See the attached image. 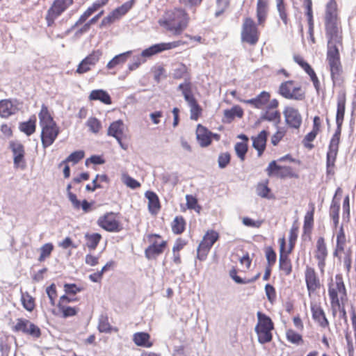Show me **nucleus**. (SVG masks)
I'll return each instance as SVG.
<instances>
[{"label": "nucleus", "mask_w": 356, "mask_h": 356, "mask_svg": "<svg viewBox=\"0 0 356 356\" xmlns=\"http://www.w3.org/2000/svg\"><path fill=\"white\" fill-rule=\"evenodd\" d=\"M196 138L200 145L204 147L211 144L212 138L218 140L220 136L216 134H212L204 126L198 124L196 129Z\"/></svg>", "instance_id": "nucleus-20"}, {"label": "nucleus", "mask_w": 356, "mask_h": 356, "mask_svg": "<svg viewBox=\"0 0 356 356\" xmlns=\"http://www.w3.org/2000/svg\"><path fill=\"white\" fill-rule=\"evenodd\" d=\"M258 323L255 327V332L260 343H266L272 340L271 331L273 329V324L271 319L266 315L257 313Z\"/></svg>", "instance_id": "nucleus-4"}, {"label": "nucleus", "mask_w": 356, "mask_h": 356, "mask_svg": "<svg viewBox=\"0 0 356 356\" xmlns=\"http://www.w3.org/2000/svg\"><path fill=\"white\" fill-rule=\"evenodd\" d=\"M311 310L313 318L319 324L320 326L322 327H326L328 326L329 322L320 305L316 303L312 302Z\"/></svg>", "instance_id": "nucleus-24"}, {"label": "nucleus", "mask_w": 356, "mask_h": 356, "mask_svg": "<svg viewBox=\"0 0 356 356\" xmlns=\"http://www.w3.org/2000/svg\"><path fill=\"white\" fill-rule=\"evenodd\" d=\"M267 136L268 132L263 130L257 136L252 137V146L257 150L259 156L262 154L266 148Z\"/></svg>", "instance_id": "nucleus-25"}, {"label": "nucleus", "mask_w": 356, "mask_h": 356, "mask_svg": "<svg viewBox=\"0 0 356 356\" xmlns=\"http://www.w3.org/2000/svg\"><path fill=\"white\" fill-rule=\"evenodd\" d=\"M298 227L293 224L290 229V232H289V248L288 250V252H291L293 248V245H294V243H295V241H296L297 239V237H298Z\"/></svg>", "instance_id": "nucleus-51"}, {"label": "nucleus", "mask_w": 356, "mask_h": 356, "mask_svg": "<svg viewBox=\"0 0 356 356\" xmlns=\"http://www.w3.org/2000/svg\"><path fill=\"white\" fill-rule=\"evenodd\" d=\"M86 239V245L91 250H95L102 236L99 234L94 233L92 234H86L85 235Z\"/></svg>", "instance_id": "nucleus-43"}, {"label": "nucleus", "mask_w": 356, "mask_h": 356, "mask_svg": "<svg viewBox=\"0 0 356 356\" xmlns=\"http://www.w3.org/2000/svg\"><path fill=\"white\" fill-rule=\"evenodd\" d=\"M148 238L151 245L146 248L145 254L147 259H151L163 253L167 242L161 240V236L158 234H150L148 236Z\"/></svg>", "instance_id": "nucleus-8"}, {"label": "nucleus", "mask_w": 356, "mask_h": 356, "mask_svg": "<svg viewBox=\"0 0 356 356\" xmlns=\"http://www.w3.org/2000/svg\"><path fill=\"white\" fill-rule=\"evenodd\" d=\"M346 235L342 227H340L337 234V248L334 252V255L339 257L341 252H344V247L346 245Z\"/></svg>", "instance_id": "nucleus-37"}, {"label": "nucleus", "mask_w": 356, "mask_h": 356, "mask_svg": "<svg viewBox=\"0 0 356 356\" xmlns=\"http://www.w3.org/2000/svg\"><path fill=\"white\" fill-rule=\"evenodd\" d=\"M345 97L343 95L338 97L337 111L336 115V123L337 127L335 131V133L334 134L330 140L328 151L327 152L326 167L327 175H333L334 173V168L339 150L341 125L343 124L345 113Z\"/></svg>", "instance_id": "nucleus-2"}, {"label": "nucleus", "mask_w": 356, "mask_h": 356, "mask_svg": "<svg viewBox=\"0 0 356 356\" xmlns=\"http://www.w3.org/2000/svg\"><path fill=\"white\" fill-rule=\"evenodd\" d=\"M38 117L41 128L46 126L54 125V124H56L48 111V108L44 104L42 106Z\"/></svg>", "instance_id": "nucleus-33"}, {"label": "nucleus", "mask_w": 356, "mask_h": 356, "mask_svg": "<svg viewBox=\"0 0 356 356\" xmlns=\"http://www.w3.org/2000/svg\"><path fill=\"white\" fill-rule=\"evenodd\" d=\"M314 208L312 207V209L310 211H308L305 214V220H304L305 229L312 227L313 221H314Z\"/></svg>", "instance_id": "nucleus-60"}, {"label": "nucleus", "mask_w": 356, "mask_h": 356, "mask_svg": "<svg viewBox=\"0 0 356 356\" xmlns=\"http://www.w3.org/2000/svg\"><path fill=\"white\" fill-rule=\"evenodd\" d=\"M97 224L104 229L111 232H118L122 229L117 215L112 212L99 217Z\"/></svg>", "instance_id": "nucleus-10"}, {"label": "nucleus", "mask_w": 356, "mask_h": 356, "mask_svg": "<svg viewBox=\"0 0 356 356\" xmlns=\"http://www.w3.org/2000/svg\"><path fill=\"white\" fill-rule=\"evenodd\" d=\"M339 22L337 5L334 0H330L326 5L325 22Z\"/></svg>", "instance_id": "nucleus-30"}, {"label": "nucleus", "mask_w": 356, "mask_h": 356, "mask_svg": "<svg viewBox=\"0 0 356 356\" xmlns=\"http://www.w3.org/2000/svg\"><path fill=\"white\" fill-rule=\"evenodd\" d=\"M90 100H99L105 104H111V99L108 93L104 90H92L89 95Z\"/></svg>", "instance_id": "nucleus-34"}, {"label": "nucleus", "mask_w": 356, "mask_h": 356, "mask_svg": "<svg viewBox=\"0 0 356 356\" xmlns=\"http://www.w3.org/2000/svg\"><path fill=\"white\" fill-rule=\"evenodd\" d=\"M132 3L131 2H127L121 6L120 7L116 8L113 12L114 15L117 16L119 19L121 16L124 15L127 11L131 8Z\"/></svg>", "instance_id": "nucleus-59"}, {"label": "nucleus", "mask_w": 356, "mask_h": 356, "mask_svg": "<svg viewBox=\"0 0 356 356\" xmlns=\"http://www.w3.org/2000/svg\"><path fill=\"white\" fill-rule=\"evenodd\" d=\"M241 38L243 42L250 44H255L259 40V31L252 19H245L241 32Z\"/></svg>", "instance_id": "nucleus-7"}, {"label": "nucleus", "mask_w": 356, "mask_h": 356, "mask_svg": "<svg viewBox=\"0 0 356 356\" xmlns=\"http://www.w3.org/2000/svg\"><path fill=\"white\" fill-rule=\"evenodd\" d=\"M328 293L331 300L332 312L335 315L337 309L339 308L340 301L342 302L346 296L345 286L341 278L337 277L335 281L330 284Z\"/></svg>", "instance_id": "nucleus-5"}, {"label": "nucleus", "mask_w": 356, "mask_h": 356, "mask_svg": "<svg viewBox=\"0 0 356 356\" xmlns=\"http://www.w3.org/2000/svg\"><path fill=\"white\" fill-rule=\"evenodd\" d=\"M46 292L47 296L50 300V303L51 305H55V299L56 298V285L54 284H51L49 286H48L46 289Z\"/></svg>", "instance_id": "nucleus-61"}, {"label": "nucleus", "mask_w": 356, "mask_h": 356, "mask_svg": "<svg viewBox=\"0 0 356 356\" xmlns=\"http://www.w3.org/2000/svg\"><path fill=\"white\" fill-rule=\"evenodd\" d=\"M57 308L58 312L53 311V314L64 318L74 316L79 311V308L77 307H71L63 304H58Z\"/></svg>", "instance_id": "nucleus-28"}, {"label": "nucleus", "mask_w": 356, "mask_h": 356, "mask_svg": "<svg viewBox=\"0 0 356 356\" xmlns=\"http://www.w3.org/2000/svg\"><path fill=\"white\" fill-rule=\"evenodd\" d=\"M257 194L264 198H270V190L267 186V183H260L257 186Z\"/></svg>", "instance_id": "nucleus-52"}, {"label": "nucleus", "mask_w": 356, "mask_h": 356, "mask_svg": "<svg viewBox=\"0 0 356 356\" xmlns=\"http://www.w3.org/2000/svg\"><path fill=\"white\" fill-rule=\"evenodd\" d=\"M145 61V59L141 57V56H135L134 61L128 65L129 70L133 71L136 70Z\"/></svg>", "instance_id": "nucleus-63"}, {"label": "nucleus", "mask_w": 356, "mask_h": 356, "mask_svg": "<svg viewBox=\"0 0 356 356\" xmlns=\"http://www.w3.org/2000/svg\"><path fill=\"white\" fill-rule=\"evenodd\" d=\"M317 134L318 132L313 130L308 133L303 140V144L305 147L309 149L313 148L314 146L311 143L316 138Z\"/></svg>", "instance_id": "nucleus-57"}, {"label": "nucleus", "mask_w": 356, "mask_h": 356, "mask_svg": "<svg viewBox=\"0 0 356 356\" xmlns=\"http://www.w3.org/2000/svg\"><path fill=\"white\" fill-rule=\"evenodd\" d=\"M188 104L191 108V119L197 120V118H199V115L201 113V108L200 107L195 99L188 102Z\"/></svg>", "instance_id": "nucleus-49"}, {"label": "nucleus", "mask_w": 356, "mask_h": 356, "mask_svg": "<svg viewBox=\"0 0 356 356\" xmlns=\"http://www.w3.org/2000/svg\"><path fill=\"white\" fill-rule=\"evenodd\" d=\"M122 181L129 188L132 189H136L140 186V184L130 177L127 173H123L122 175Z\"/></svg>", "instance_id": "nucleus-48"}, {"label": "nucleus", "mask_w": 356, "mask_h": 356, "mask_svg": "<svg viewBox=\"0 0 356 356\" xmlns=\"http://www.w3.org/2000/svg\"><path fill=\"white\" fill-rule=\"evenodd\" d=\"M84 157L83 151H76L72 152L65 160L63 161L60 163V166L65 164L68 162H72L73 163H78L80 160H81Z\"/></svg>", "instance_id": "nucleus-47"}, {"label": "nucleus", "mask_w": 356, "mask_h": 356, "mask_svg": "<svg viewBox=\"0 0 356 356\" xmlns=\"http://www.w3.org/2000/svg\"><path fill=\"white\" fill-rule=\"evenodd\" d=\"M98 330L100 332H110L111 331V326L108 322V317L101 315L99 318Z\"/></svg>", "instance_id": "nucleus-46"}, {"label": "nucleus", "mask_w": 356, "mask_h": 356, "mask_svg": "<svg viewBox=\"0 0 356 356\" xmlns=\"http://www.w3.org/2000/svg\"><path fill=\"white\" fill-rule=\"evenodd\" d=\"M280 93L286 99L302 100L305 98V92L300 86H294L293 82L288 81L280 86Z\"/></svg>", "instance_id": "nucleus-9"}, {"label": "nucleus", "mask_w": 356, "mask_h": 356, "mask_svg": "<svg viewBox=\"0 0 356 356\" xmlns=\"http://www.w3.org/2000/svg\"><path fill=\"white\" fill-rule=\"evenodd\" d=\"M285 238L283 237L280 239V259H279V266L280 269L282 270L285 275H289L292 270V265L291 260L289 258L288 254L290 252H288V250H285Z\"/></svg>", "instance_id": "nucleus-15"}, {"label": "nucleus", "mask_w": 356, "mask_h": 356, "mask_svg": "<svg viewBox=\"0 0 356 356\" xmlns=\"http://www.w3.org/2000/svg\"><path fill=\"white\" fill-rule=\"evenodd\" d=\"M327 255L326 245L323 237L318 238L316 242V250L315 252V257L318 260V266L323 272L325 267V260Z\"/></svg>", "instance_id": "nucleus-23"}, {"label": "nucleus", "mask_w": 356, "mask_h": 356, "mask_svg": "<svg viewBox=\"0 0 356 356\" xmlns=\"http://www.w3.org/2000/svg\"><path fill=\"white\" fill-rule=\"evenodd\" d=\"M188 15L184 10L175 8L166 11L159 23L172 35H179L188 26Z\"/></svg>", "instance_id": "nucleus-3"}, {"label": "nucleus", "mask_w": 356, "mask_h": 356, "mask_svg": "<svg viewBox=\"0 0 356 356\" xmlns=\"http://www.w3.org/2000/svg\"><path fill=\"white\" fill-rule=\"evenodd\" d=\"M218 233L214 230L208 231L204 236L197 248V258L203 261L206 259L210 249L218 239Z\"/></svg>", "instance_id": "nucleus-6"}, {"label": "nucleus", "mask_w": 356, "mask_h": 356, "mask_svg": "<svg viewBox=\"0 0 356 356\" xmlns=\"http://www.w3.org/2000/svg\"><path fill=\"white\" fill-rule=\"evenodd\" d=\"M270 97V95L268 92L263 91L255 98L244 100L243 102L252 105L257 108H262L269 102Z\"/></svg>", "instance_id": "nucleus-26"}, {"label": "nucleus", "mask_w": 356, "mask_h": 356, "mask_svg": "<svg viewBox=\"0 0 356 356\" xmlns=\"http://www.w3.org/2000/svg\"><path fill=\"white\" fill-rule=\"evenodd\" d=\"M266 171L269 176H276L282 178L293 176L290 167L279 165L276 163L275 161H273L269 163Z\"/></svg>", "instance_id": "nucleus-21"}, {"label": "nucleus", "mask_w": 356, "mask_h": 356, "mask_svg": "<svg viewBox=\"0 0 356 356\" xmlns=\"http://www.w3.org/2000/svg\"><path fill=\"white\" fill-rule=\"evenodd\" d=\"M186 199L188 208L190 209H194L197 212L200 213L201 207L198 205L197 199L191 195H187L186 196Z\"/></svg>", "instance_id": "nucleus-54"}, {"label": "nucleus", "mask_w": 356, "mask_h": 356, "mask_svg": "<svg viewBox=\"0 0 356 356\" xmlns=\"http://www.w3.org/2000/svg\"><path fill=\"white\" fill-rule=\"evenodd\" d=\"M36 118L35 116L31 118L28 121L21 122L19 129L27 136H31L35 131Z\"/></svg>", "instance_id": "nucleus-36"}, {"label": "nucleus", "mask_w": 356, "mask_h": 356, "mask_svg": "<svg viewBox=\"0 0 356 356\" xmlns=\"http://www.w3.org/2000/svg\"><path fill=\"white\" fill-rule=\"evenodd\" d=\"M237 156L241 161L245 159V154L248 151V146L245 143H237L234 147Z\"/></svg>", "instance_id": "nucleus-53"}, {"label": "nucleus", "mask_w": 356, "mask_h": 356, "mask_svg": "<svg viewBox=\"0 0 356 356\" xmlns=\"http://www.w3.org/2000/svg\"><path fill=\"white\" fill-rule=\"evenodd\" d=\"M286 131L283 128L279 127L275 134L271 138V143L273 145H277L278 143L285 136Z\"/></svg>", "instance_id": "nucleus-58"}, {"label": "nucleus", "mask_w": 356, "mask_h": 356, "mask_svg": "<svg viewBox=\"0 0 356 356\" xmlns=\"http://www.w3.org/2000/svg\"><path fill=\"white\" fill-rule=\"evenodd\" d=\"M124 131V124L122 120H119L111 124L108 129V135L114 137L117 140L122 138Z\"/></svg>", "instance_id": "nucleus-29"}, {"label": "nucleus", "mask_w": 356, "mask_h": 356, "mask_svg": "<svg viewBox=\"0 0 356 356\" xmlns=\"http://www.w3.org/2000/svg\"><path fill=\"white\" fill-rule=\"evenodd\" d=\"M305 278L309 296H311L313 293L321 287L319 278L314 269L309 266L306 268Z\"/></svg>", "instance_id": "nucleus-19"}, {"label": "nucleus", "mask_w": 356, "mask_h": 356, "mask_svg": "<svg viewBox=\"0 0 356 356\" xmlns=\"http://www.w3.org/2000/svg\"><path fill=\"white\" fill-rule=\"evenodd\" d=\"M268 13V0H257V18L259 25H263Z\"/></svg>", "instance_id": "nucleus-27"}, {"label": "nucleus", "mask_w": 356, "mask_h": 356, "mask_svg": "<svg viewBox=\"0 0 356 356\" xmlns=\"http://www.w3.org/2000/svg\"><path fill=\"white\" fill-rule=\"evenodd\" d=\"M132 51H128L113 57L106 65L108 70L113 69L118 66L122 65L126 63L129 57L131 56Z\"/></svg>", "instance_id": "nucleus-32"}, {"label": "nucleus", "mask_w": 356, "mask_h": 356, "mask_svg": "<svg viewBox=\"0 0 356 356\" xmlns=\"http://www.w3.org/2000/svg\"><path fill=\"white\" fill-rule=\"evenodd\" d=\"M59 134L56 124L42 127L41 140L44 148L49 147L55 141Z\"/></svg>", "instance_id": "nucleus-16"}, {"label": "nucleus", "mask_w": 356, "mask_h": 356, "mask_svg": "<svg viewBox=\"0 0 356 356\" xmlns=\"http://www.w3.org/2000/svg\"><path fill=\"white\" fill-rule=\"evenodd\" d=\"M54 250V245L51 243H47L42 245L40 248V257H38V261L42 262L44 261L47 258L49 257L52 251Z\"/></svg>", "instance_id": "nucleus-44"}, {"label": "nucleus", "mask_w": 356, "mask_h": 356, "mask_svg": "<svg viewBox=\"0 0 356 356\" xmlns=\"http://www.w3.org/2000/svg\"><path fill=\"white\" fill-rule=\"evenodd\" d=\"M90 131L94 134H97L102 129V124L96 118H90L86 122Z\"/></svg>", "instance_id": "nucleus-50"}, {"label": "nucleus", "mask_w": 356, "mask_h": 356, "mask_svg": "<svg viewBox=\"0 0 356 356\" xmlns=\"http://www.w3.org/2000/svg\"><path fill=\"white\" fill-rule=\"evenodd\" d=\"M21 301L25 309L32 312L35 308L34 298L27 292H22Z\"/></svg>", "instance_id": "nucleus-40"}, {"label": "nucleus", "mask_w": 356, "mask_h": 356, "mask_svg": "<svg viewBox=\"0 0 356 356\" xmlns=\"http://www.w3.org/2000/svg\"><path fill=\"white\" fill-rule=\"evenodd\" d=\"M178 89L181 91L182 95L184 97L186 102H189L195 100V97L192 94L191 86L190 82L185 81L179 84Z\"/></svg>", "instance_id": "nucleus-39"}, {"label": "nucleus", "mask_w": 356, "mask_h": 356, "mask_svg": "<svg viewBox=\"0 0 356 356\" xmlns=\"http://www.w3.org/2000/svg\"><path fill=\"white\" fill-rule=\"evenodd\" d=\"M15 331H21L25 334H29L33 337H39L40 336V328L26 319L19 318L15 325Z\"/></svg>", "instance_id": "nucleus-17"}, {"label": "nucleus", "mask_w": 356, "mask_h": 356, "mask_svg": "<svg viewBox=\"0 0 356 356\" xmlns=\"http://www.w3.org/2000/svg\"><path fill=\"white\" fill-rule=\"evenodd\" d=\"M72 3L73 0H54L52 6L48 10L46 16L47 25L49 26H51L55 19L64 12Z\"/></svg>", "instance_id": "nucleus-11"}, {"label": "nucleus", "mask_w": 356, "mask_h": 356, "mask_svg": "<svg viewBox=\"0 0 356 356\" xmlns=\"http://www.w3.org/2000/svg\"><path fill=\"white\" fill-rule=\"evenodd\" d=\"M102 56V50L97 49L92 51L80 62L76 70V73L83 74L91 70V69L98 63Z\"/></svg>", "instance_id": "nucleus-12"}, {"label": "nucleus", "mask_w": 356, "mask_h": 356, "mask_svg": "<svg viewBox=\"0 0 356 356\" xmlns=\"http://www.w3.org/2000/svg\"><path fill=\"white\" fill-rule=\"evenodd\" d=\"M185 221L181 216H177L172 224V230L176 234L182 233L184 230Z\"/></svg>", "instance_id": "nucleus-45"}, {"label": "nucleus", "mask_w": 356, "mask_h": 356, "mask_svg": "<svg viewBox=\"0 0 356 356\" xmlns=\"http://www.w3.org/2000/svg\"><path fill=\"white\" fill-rule=\"evenodd\" d=\"M230 161V155L229 153L225 152L219 155L218 162L220 168H225Z\"/></svg>", "instance_id": "nucleus-62"}, {"label": "nucleus", "mask_w": 356, "mask_h": 356, "mask_svg": "<svg viewBox=\"0 0 356 356\" xmlns=\"http://www.w3.org/2000/svg\"><path fill=\"white\" fill-rule=\"evenodd\" d=\"M19 102L17 100L3 99L0 101V116L8 118L19 110Z\"/></svg>", "instance_id": "nucleus-22"}, {"label": "nucleus", "mask_w": 356, "mask_h": 356, "mask_svg": "<svg viewBox=\"0 0 356 356\" xmlns=\"http://www.w3.org/2000/svg\"><path fill=\"white\" fill-rule=\"evenodd\" d=\"M242 222L246 227L259 228L262 225L263 220H254L248 217H243L242 218Z\"/></svg>", "instance_id": "nucleus-56"}, {"label": "nucleus", "mask_w": 356, "mask_h": 356, "mask_svg": "<svg viewBox=\"0 0 356 356\" xmlns=\"http://www.w3.org/2000/svg\"><path fill=\"white\" fill-rule=\"evenodd\" d=\"M184 44V42L181 40L156 44L144 49L140 56L143 58H149L163 51L175 49Z\"/></svg>", "instance_id": "nucleus-13"}, {"label": "nucleus", "mask_w": 356, "mask_h": 356, "mask_svg": "<svg viewBox=\"0 0 356 356\" xmlns=\"http://www.w3.org/2000/svg\"><path fill=\"white\" fill-rule=\"evenodd\" d=\"M243 115V109L239 106H234L231 109L224 111V118L227 122H231L235 117L241 118Z\"/></svg>", "instance_id": "nucleus-38"}, {"label": "nucleus", "mask_w": 356, "mask_h": 356, "mask_svg": "<svg viewBox=\"0 0 356 356\" xmlns=\"http://www.w3.org/2000/svg\"><path fill=\"white\" fill-rule=\"evenodd\" d=\"M149 338V334L146 332H137L134 334L133 341L138 346L149 348L152 346Z\"/></svg>", "instance_id": "nucleus-35"}, {"label": "nucleus", "mask_w": 356, "mask_h": 356, "mask_svg": "<svg viewBox=\"0 0 356 356\" xmlns=\"http://www.w3.org/2000/svg\"><path fill=\"white\" fill-rule=\"evenodd\" d=\"M187 72V67L184 65H179L178 67L174 70V77L176 79L182 78Z\"/></svg>", "instance_id": "nucleus-64"}, {"label": "nucleus", "mask_w": 356, "mask_h": 356, "mask_svg": "<svg viewBox=\"0 0 356 356\" xmlns=\"http://www.w3.org/2000/svg\"><path fill=\"white\" fill-rule=\"evenodd\" d=\"M10 148L13 154V164L15 168L24 170L26 163L24 159L25 151L23 145L17 141H11L10 143Z\"/></svg>", "instance_id": "nucleus-14"}, {"label": "nucleus", "mask_w": 356, "mask_h": 356, "mask_svg": "<svg viewBox=\"0 0 356 356\" xmlns=\"http://www.w3.org/2000/svg\"><path fill=\"white\" fill-rule=\"evenodd\" d=\"M261 119L274 122L277 125L280 122V113L277 111H266L261 116Z\"/></svg>", "instance_id": "nucleus-42"}, {"label": "nucleus", "mask_w": 356, "mask_h": 356, "mask_svg": "<svg viewBox=\"0 0 356 356\" xmlns=\"http://www.w3.org/2000/svg\"><path fill=\"white\" fill-rule=\"evenodd\" d=\"M286 334L288 341L293 343L298 344L300 341H302L301 335L298 334L293 330H287Z\"/></svg>", "instance_id": "nucleus-55"}, {"label": "nucleus", "mask_w": 356, "mask_h": 356, "mask_svg": "<svg viewBox=\"0 0 356 356\" xmlns=\"http://www.w3.org/2000/svg\"><path fill=\"white\" fill-rule=\"evenodd\" d=\"M283 114L287 125L291 128L298 129L302 124V116L298 110L292 107L286 106Z\"/></svg>", "instance_id": "nucleus-18"}, {"label": "nucleus", "mask_w": 356, "mask_h": 356, "mask_svg": "<svg viewBox=\"0 0 356 356\" xmlns=\"http://www.w3.org/2000/svg\"><path fill=\"white\" fill-rule=\"evenodd\" d=\"M145 197L148 200L149 211L152 214H156L160 209V203L157 195L152 191H147Z\"/></svg>", "instance_id": "nucleus-31"}, {"label": "nucleus", "mask_w": 356, "mask_h": 356, "mask_svg": "<svg viewBox=\"0 0 356 356\" xmlns=\"http://www.w3.org/2000/svg\"><path fill=\"white\" fill-rule=\"evenodd\" d=\"M327 39L326 62L333 84L340 86L343 81V70L339 50L342 49V31L339 22H325Z\"/></svg>", "instance_id": "nucleus-1"}, {"label": "nucleus", "mask_w": 356, "mask_h": 356, "mask_svg": "<svg viewBox=\"0 0 356 356\" xmlns=\"http://www.w3.org/2000/svg\"><path fill=\"white\" fill-rule=\"evenodd\" d=\"M339 208L340 205L339 201H337L334 198H333L330 208V216L332 219L335 227H337L339 223Z\"/></svg>", "instance_id": "nucleus-41"}]
</instances>
